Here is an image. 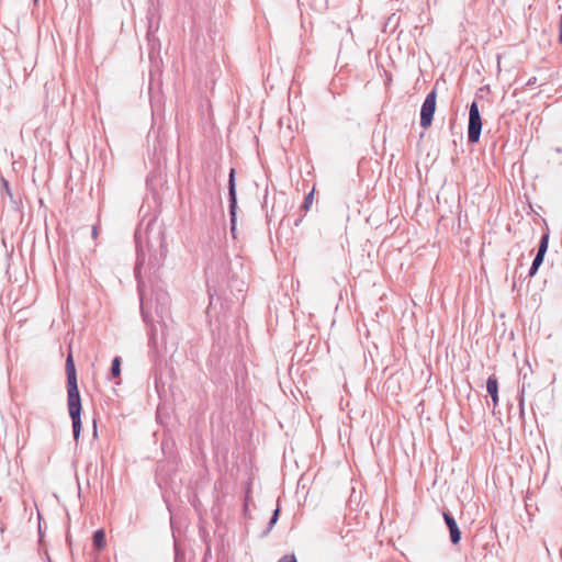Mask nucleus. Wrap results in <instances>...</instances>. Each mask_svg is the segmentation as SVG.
<instances>
[{"label": "nucleus", "instance_id": "nucleus-17", "mask_svg": "<svg viewBox=\"0 0 562 562\" xmlns=\"http://www.w3.org/2000/svg\"><path fill=\"white\" fill-rule=\"evenodd\" d=\"M536 83H537V78L536 77H531V78L528 79L526 86L532 87Z\"/></svg>", "mask_w": 562, "mask_h": 562}, {"label": "nucleus", "instance_id": "nucleus-1", "mask_svg": "<svg viewBox=\"0 0 562 562\" xmlns=\"http://www.w3.org/2000/svg\"><path fill=\"white\" fill-rule=\"evenodd\" d=\"M146 240V249L149 255L148 265L151 268H157L166 257L167 248L165 245L164 233L160 227H157L154 221H150L143 234L140 229L135 233L137 260L135 266V274L138 278L142 268L146 262V251L143 247V239Z\"/></svg>", "mask_w": 562, "mask_h": 562}, {"label": "nucleus", "instance_id": "nucleus-13", "mask_svg": "<svg viewBox=\"0 0 562 562\" xmlns=\"http://www.w3.org/2000/svg\"><path fill=\"white\" fill-rule=\"evenodd\" d=\"M279 512H280L279 508L274 509L273 515L269 521V528H272L274 526V524L277 522L278 517H279Z\"/></svg>", "mask_w": 562, "mask_h": 562}, {"label": "nucleus", "instance_id": "nucleus-18", "mask_svg": "<svg viewBox=\"0 0 562 562\" xmlns=\"http://www.w3.org/2000/svg\"><path fill=\"white\" fill-rule=\"evenodd\" d=\"M98 234L97 226L92 227V236L95 237Z\"/></svg>", "mask_w": 562, "mask_h": 562}, {"label": "nucleus", "instance_id": "nucleus-12", "mask_svg": "<svg viewBox=\"0 0 562 562\" xmlns=\"http://www.w3.org/2000/svg\"><path fill=\"white\" fill-rule=\"evenodd\" d=\"M313 199H314V191H311L304 199V202H303V205H302V209H304L305 211H307L312 203H313Z\"/></svg>", "mask_w": 562, "mask_h": 562}, {"label": "nucleus", "instance_id": "nucleus-5", "mask_svg": "<svg viewBox=\"0 0 562 562\" xmlns=\"http://www.w3.org/2000/svg\"><path fill=\"white\" fill-rule=\"evenodd\" d=\"M437 91L432 89L425 98L420 109V126L428 128L436 111Z\"/></svg>", "mask_w": 562, "mask_h": 562}, {"label": "nucleus", "instance_id": "nucleus-15", "mask_svg": "<svg viewBox=\"0 0 562 562\" xmlns=\"http://www.w3.org/2000/svg\"><path fill=\"white\" fill-rule=\"evenodd\" d=\"M524 393H525V385H522L521 396H520V400H519V408H520L521 413L524 412Z\"/></svg>", "mask_w": 562, "mask_h": 562}, {"label": "nucleus", "instance_id": "nucleus-3", "mask_svg": "<svg viewBox=\"0 0 562 562\" xmlns=\"http://www.w3.org/2000/svg\"><path fill=\"white\" fill-rule=\"evenodd\" d=\"M138 292L140 297L142 316L146 323L151 319L153 310H155V313L160 318H162L168 313L170 299L166 291L157 288L153 291L150 297L148 299L142 282L138 280Z\"/></svg>", "mask_w": 562, "mask_h": 562}, {"label": "nucleus", "instance_id": "nucleus-6", "mask_svg": "<svg viewBox=\"0 0 562 562\" xmlns=\"http://www.w3.org/2000/svg\"><path fill=\"white\" fill-rule=\"evenodd\" d=\"M228 196H229L231 232H232L233 236L235 237L236 211H237L235 169H231V171H229V177H228Z\"/></svg>", "mask_w": 562, "mask_h": 562}, {"label": "nucleus", "instance_id": "nucleus-11", "mask_svg": "<svg viewBox=\"0 0 562 562\" xmlns=\"http://www.w3.org/2000/svg\"><path fill=\"white\" fill-rule=\"evenodd\" d=\"M111 374L114 378L120 376V374H121V358L120 357H115L112 360Z\"/></svg>", "mask_w": 562, "mask_h": 562}, {"label": "nucleus", "instance_id": "nucleus-16", "mask_svg": "<svg viewBox=\"0 0 562 562\" xmlns=\"http://www.w3.org/2000/svg\"><path fill=\"white\" fill-rule=\"evenodd\" d=\"M148 41H149V45L151 47V49H155L156 48V45H159L158 44V40L157 38H154V37H148Z\"/></svg>", "mask_w": 562, "mask_h": 562}, {"label": "nucleus", "instance_id": "nucleus-2", "mask_svg": "<svg viewBox=\"0 0 562 562\" xmlns=\"http://www.w3.org/2000/svg\"><path fill=\"white\" fill-rule=\"evenodd\" d=\"M68 411L72 422L74 439L78 441L81 432V398L78 390L76 368L71 353L66 359Z\"/></svg>", "mask_w": 562, "mask_h": 562}, {"label": "nucleus", "instance_id": "nucleus-10", "mask_svg": "<svg viewBox=\"0 0 562 562\" xmlns=\"http://www.w3.org/2000/svg\"><path fill=\"white\" fill-rule=\"evenodd\" d=\"M93 546L98 549V550H101L104 548L105 546V533L102 529H99L97 531H94L93 533Z\"/></svg>", "mask_w": 562, "mask_h": 562}, {"label": "nucleus", "instance_id": "nucleus-4", "mask_svg": "<svg viewBox=\"0 0 562 562\" xmlns=\"http://www.w3.org/2000/svg\"><path fill=\"white\" fill-rule=\"evenodd\" d=\"M482 119L476 101H473L469 110L468 140L477 143L481 137Z\"/></svg>", "mask_w": 562, "mask_h": 562}, {"label": "nucleus", "instance_id": "nucleus-8", "mask_svg": "<svg viewBox=\"0 0 562 562\" xmlns=\"http://www.w3.org/2000/svg\"><path fill=\"white\" fill-rule=\"evenodd\" d=\"M445 522L449 529L450 532V541L452 544H458L461 540V531L457 524V520L449 512L442 513Z\"/></svg>", "mask_w": 562, "mask_h": 562}, {"label": "nucleus", "instance_id": "nucleus-7", "mask_svg": "<svg viewBox=\"0 0 562 562\" xmlns=\"http://www.w3.org/2000/svg\"><path fill=\"white\" fill-rule=\"evenodd\" d=\"M548 247H549V233H544L541 236V239H540L539 245H538V250H537L536 257L533 258V261H532L531 267L529 269V272H528L529 277H533V276L537 274L540 266L543 262V259H544V256L547 254Z\"/></svg>", "mask_w": 562, "mask_h": 562}, {"label": "nucleus", "instance_id": "nucleus-14", "mask_svg": "<svg viewBox=\"0 0 562 562\" xmlns=\"http://www.w3.org/2000/svg\"><path fill=\"white\" fill-rule=\"evenodd\" d=\"M278 562H297L293 554L283 555Z\"/></svg>", "mask_w": 562, "mask_h": 562}, {"label": "nucleus", "instance_id": "nucleus-9", "mask_svg": "<svg viewBox=\"0 0 562 562\" xmlns=\"http://www.w3.org/2000/svg\"><path fill=\"white\" fill-rule=\"evenodd\" d=\"M486 391L493 401V405L497 406L498 405V381L495 375L488 376V379L486 381Z\"/></svg>", "mask_w": 562, "mask_h": 562}]
</instances>
